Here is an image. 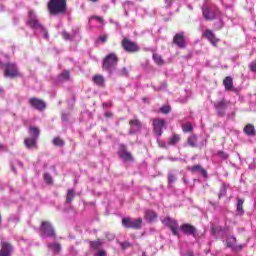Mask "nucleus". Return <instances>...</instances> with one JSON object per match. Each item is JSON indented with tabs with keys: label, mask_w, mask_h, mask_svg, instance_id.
I'll use <instances>...</instances> for the list:
<instances>
[{
	"label": "nucleus",
	"mask_w": 256,
	"mask_h": 256,
	"mask_svg": "<svg viewBox=\"0 0 256 256\" xmlns=\"http://www.w3.org/2000/svg\"><path fill=\"white\" fill-rule=\"evenodd\" d=\"M47 11L49 15L57 17V15L67 14V0H48Z\"/></svg>",
	"instance_id": "f257e3e1"
},
{
	"label": "nucleus",
	"mask_w": 256,
	"mask_h": 256,
	"mask_svg": "<svg viewBox=\"0 0 256 256\" xmlns=\"http://www.w3.org/2000/svg\"><path fill=\"white\" fill-rule=\"evenodd\" d=\"M118 64L119 56L117 55V53L112 52L104 57L102 61V69L103 71H107L108 73H113Z\"/></svg>",
	"instance_id": "f03ea898"
},
{
	"label": "nucleus",
	"mask_w": 256,
	"mask_h": 256,
	"mask_svg": "<svg viewBox=\"0 0 256 256\" xmlns=\"http://www.w3.org/2000/svg\"><path fill=\"white\" fill-rule=\"evenodd\" d=\"M2 67L4 77H7L8 79H17L18 77H21V72L19 71L17 64L13 62H7Z\"/></svg>",
	"instance_id": "7ed1b4c3"
},
{
	"label": "nucleus",
	"mask_w": 256,
	"mask_h": 256,
	"mask_svg": "<svg viewBox=\"0 0 256 256\" xmlns=\"http://www.w3.org/2000/svg\"><path fill=\"white\" fill-rule=\"evenodd\" d=\"M41 237H50L51 239H57V232L55 227L49 221H42L39 227Z\"/></svg>",
	"instance_id": "20e7f679"
},
{
	"label": "nucleus",
	"mask_w": 256,
	"mask_h": 256,
	"mask_svg": "<svg viewBox=\"0 0 256 256\" xmlns=\"http://www.w3.org/2000/svg\"><path fill=\"white\" fill-rule=\"evenodd\" d=\"M121 47L126 53H139V51H141V47H139V44L129 38L122 39Z\"/></svg>",
	"instance_id": "39448f33"
},
{
	"label": "nucleus",
	"mask_w": 256,
	"mask_h": 256,
	"mask_svg": "<svg viewBox=\"0 0 256 256\" xmlns=\"http://www.w3.org/2000/svg\"><path fill=\"white\" fill-rule=\"evenodd\" d=\"M218 14L219 10L217 8H213L207 4H203L202 15L206 21H215V19H217Z\"/></svg>",
	"instance_id": "423d86ee"
},
{
	"label": "nucleus",
	"mask_w": 256,
	"mask_h": 256,
	"mask_svg": "<svg viewBox=\"0 0 256 256\" xmlns=\"http://www.w3.org/2000/svg\"><path fill=\"white\" fill-rule=\"evenodd\" d=\"M122 225L125 227V229H141L143 225V219H133L131 217H125L122 219Z\"/></svg>",
	"instance_id": "0eeeda50"
},
{
	"label": "nucleus",
	"mask_w": 256,
	"mask_h": 256,
	"mask_svg": "<svg viewBox=\"0 0 256 256\" xmlns=\"http://www.w3.org/2000/svg\"><path fill=\"white\" fill-rule=\"evenodd\" d=\"M162 223L172 231V235L179 237V222H177V220L171 217H166L162 220Z\"/></svg>",
	"instance_id": "6e6552de"
},
{
	"label": "nucleus",
	"mask_w": 256,
	"mask_h": 256,
	"mask_svg": "<svg viewBox=\"0 0 256 256\" xmlns=\"http://www.w3.org/2000/svg\"><path fill=\"white\" fill-rule=\"evenodd\" d=\"M29 105L33 107V109H36V111L43 112L45 109H47V103L45 101L37 98V97H32L28 101Z\"/></svg>",
	"instance_id": "1a4fd4ad"
},
{
	"label": "nucleus",
	"mask_w": 256,
	"mask_h": 256,
	"mask_svg": "<svg viewBox=\"0 0 256 256\" xmlns=\"http://www.w3.org/2000/svg\"><path fill=\"white\" fill-rule=\"evenodd\" d=\"M26 24L31 29H40L41 23H39V20L37 19V16L35 15V11H33V10L28 11V20H27Z\"/></svg>",
	"instance_id": "9d476101"
},
{
	"label": "nucleus",
	"mask_w": 256,
	"mask_h": 256,
	"mask_svg": "<svg viewBox=\"0 0 256 256\" xmlns=\"http://www.w3.org/2000/svg\"><path fill=\"white\" fill-rule=\"evenodd\" d=\"M166 125L165 120L163 119H153L152 121V127H153V132L157 137H161L163 135V129Z\"/></svg>",
	"instance_id": "9b49d317"
},
{
	"label": "nucleus",
	"mask_w": 256,
	"mask_h": 256,
	"mask_svg": "<svg viewBox=\"0 0 256 256\" xmlns=\"http://www.w3.org/2000/svg\"><path fill=\"white\" fill-rule=\"evenodd\" d=\"M172 43L179 47V49H185L187 47V40L185 39V33L180 32L174 35Z\"/></svg>",
	"instance_id": "f8f14e48"
},
{
	"label": "nucleus",
	"mask_w": 256,
	"mask_h": 256,
	"mask_svg": "<svg viewBox=\"0 0 256 256\" xmlns=\"http://www.w3.org/2000/svg\"><path fill=\"white\" fill-rule=\"evenodd\" d=\"M230 104L231 102L225 99H222L214 104V107L219 117H223V115H225V109H227V107H229Z\"/></svg>",
	"instance_id": "ddd939ff"
},
{
	"label": "nucleus",
	"mask_w": 256,
	"mask_h": 256,
	"mask_svg": "<svg viewBox=\"0 0 256 256\" xmlns=\"http://www.w3.org/2000/svg\"><path fill=\"white\" fill-rule=\"evenodd\" d=\"M118 155L120 159H122L123 161H130V162L134 161L133 154L127 151V146L123 144L120 145V150L118 151Z\"/></svg>",
	"instance_id": "4468645a"
},
{
	"label": "nucleus",
	"mask_w": 256,
	"mask_h": 256,
	"mask_svg": "<svg viewBox=\"0 0 256 256\" xmlns=\"http://www.w3.org/2000/svg\"><path fill=\"white\" fill-rule=\"evenodd\" d=\"M180 231H182L184 235H191L192 237H195V235H197V228L190 223L182 224L180 226Z\"/></svg>",
	"instance_id": "2eb2a0df"
},
{
	"label": "nucleus",
	"mask_w": 256,
	"mask_h": 256,
	"mask_svg": "<svg viewBox=\"0 0 256 256\" xmlns=\"http://www.w3.org/2000/svg\"><path fill=\"white\" fill-rule=\"evenodd\" d=\"M202 37H205V39L209 40L213 47H217V43H219V38L215 36V33H213V31L206 29L205 32L202 34Z\"/></svg>",
	"instance_id": "dca6fc26"
},
{
	"label": "nucleus",
	"mask_w": 256,
	"mask_h": 256,
	"mask_svg": "<svg viewBox=\"0 0 256 256\" xmlns=\"http://www.w3.org/2000/svg\"><path fill=\"white\" fill-rule=\"evenodd\" d=\"M13 253V246L9 242H1L0 256H11Z\"/></svg>",
	"instance_id": "f3484780"
},
{
	"label": "nucleus",
	"mask_w": 256,
	"mask_h": 256,
	"mask_svg": "<svg viewBox=\"0 0 256 256\" xmlns=\"http://www.w3.org/2000/svg\"><path fill=\"white\" fill-rule=\"evenodd\" d=\"M199 139L197 138V134H191L186 141L187 147H192V149H196V147H199Z\"/></svg>",
	"instance_id": "a211bd4d"
},
{
	"label": "nucleus",
	"mask_w": 256,
	"mask_h": 256,
	"mask_svg": "<svg viewBox=\"0 0 256 256\" xmlns=\"http://www.w3.org/2000/svg\"><path fill=\"white\" fill-rule=\"evenodd\" d=\"M24 145L27 149H37V138L28 137L24 139Z\"/></svg>",
	"instance_id": "6ab92c4d"
},
{
	"label": "nucleus",
	"mask_w": 256,
	"mask_h": 256,
	"mask_svg": "<svg viewBox=\"0 0 256 256\" xmlns=\"http://www.w3.org/2000/svg\"><path fill=\"white\" fill-rule=\"evenodd\" d=\"M92 81L97 87H105V78L101 74L94 75Z\"/></svg>",
	"instance_id": "aec40b11"
},
{
	"label": "nucleus",
	"mask_w": 256,
	"mask_h": 256,
	"mask_svg": "<svg viewBox=\"0 0 256 256\" xmlns=\"http://www.w3.org/2000/svg\"><path fill=\"white\" fill-rule=\"evenodd\" d=\"M190 171L192 173H201V175L204 177V178H207V170H205V168H203V166L201 165H194L192 167H190Z\"/></svg>",
	"instance_id": "412c9836"
},
{
	"label": "nucleus",
	"mask_w": 256,
	"mask_h": 256,
	"mask_svg": "<svg viewBox=\"0 0 256 256\" xmlns=\"http://www.w3.org/2000/svg\"><path fill=\"white\" fill-rule=\"evenodd\" d=\"M243 132L245 133V135L255 137V126H253V124H247L244 127Z\"/></svg>",
	"instance_id": "4be33fe9"
},
{
	"label": "nucleus",
	"mask_w": 256,
	"mask_h": 256,
	"mask_svg": "<svg viewBox=\"0 0 256 256\" xmlns=\"http://www.w3.org/2000/svg\"><path fill=\"white\" fill-rule=\"evenodd\" d=\"M158 215L153 210H146L145 212V219L149 221L150 223H153L157 219Z\"/></svg>",
	"instance_id": "5701e85b"
},
{
	"label": "nucleus",
	"mask_w": 256,
	"mask_h": 256,
	"mask_svg": "<svg viewBox=\"0 0 256 256\" xmlns=\"http://www.w3.org/2000/svg\"><path fill=\"white\" fill-rule=\"evenodd\" d=\"M47 247L53 251L54 255H59V253H61V244L59 243H49Z\"/></svg>",
	"instance_id": "b1692460"
},
{
	"label": "nucleus",
	"mask_w": 256,
	"mask_h": 256,
	"mask_svg": "<svg viewBox=\"0 0 256 256\" xmlns=\"http://www.w3.org/2000/svg\"><path fill=\"white\" fill-rule=\"evenodd\" d=\"M223 85L226 91H231V89H233V78L231 76H227L223 80Z\"/></svg>",
	"instance_id": "393cba45"
},
{
	"label": "nucleus",
	"mask_w": 256,
	"mask_h": 256,
	"mask_svg": "<svg viewBox=\"0 0 256 256\" xmlns=\"http://www.w3.org/2000/svg\"><path fill=\"white\" fill-rule=\"evenodd\" d=\"M179 141H181V135L174 133L168 139V145L175 146Z\"/></svg>",
	"instance_id": "a878e982"
},
{
	"label": "nucleus",
	"mask_w": 256,
	"mask_h": 256,
	"mask_svg": "<svg viewBox=\"0 0 256 256\" xmlns=\"http://www.w3.org/2000/svg\"><path fill=\"white\" fill-rule=\"evenodd\" d=\"M152 59L153 61L156 63V65H158L159 67H163V65H165V60L163 59V57L157 53H154L152 55Z\"/></svg>",
	"instance_id": "bb28decb"
},
{
	"label": "nucleus",
	"mask_w": 256,
	"mask_h": 256,
	"mask_svg": "<svg viewBox=\"0 0 256 256\" xmlns=\"http://www.w3.org/2000/svg\"><path fill=\"white\" fill-rule=\"evenodd\" d=\"M89 245H90L91 249H94L95 251H97V250L101 249L103 242L100 239H98L95 241H90Z\"/></svg>",
	"instance_id": "cd10ccee"
},
{
	"label": "nucleus",
	"mask_w": 256,
	"mask_h": 256,
	"mask_svg": "<svg viewBox=\"0 0 256 256\" xmlns=\"http://www.w3.org/2000/svg\"><path fill=\"white\" fill-rule=\"evenodd\" d=\"M29 131H30V135L32 137H34V139H39V135H41V130H39L38 127H35V126H31L29 128Z\"/></svg>",
	"instance_id": "c85d7f7f"
},
{
	"label": "nucleus",
	"mask_w": 256,
	"mask_h": 256,
	"mask_svg": "<svg viewBox=\"0 0 256 256\" xmlns=\"http://www.w3.org/2000/svg\"><path fill=\"white\" fill-rule=\"evenodd\" d=\"M75 199V190L69 189L66 194V203H72Z\"/></svg>",
	"instance_id": "c756f323"
},
{
	"label": "nucleus",
	"mask_w": 256,
	"mask_h": 256,
	"mask_svg": "<svg viewBox=\"0 0 256 256\" xmlns=\"http://www.w3.org/2000/svg\"><path fill=\"white\" fill-rule=\"evenodd\" d=\"M53 145H55V147H64L65 146V140L61 139V137H55L53 140Z\"/></svg>",
	"instance_id": "7c9ffc66"
},
{
	"label": "nucleus",
	"mask_w": 256,
	"mask_h": 256,
	"mask_svg": "<svg viewBox=\"0 0 256 256\" xmlns=\"http://www.w3.org/2000/svg\"><path fill=\"white\" fill-rule=\"evenodd\" d=\"M182 131L184 133H193V125H191V122H187L182 125Z\"/></svg>",
	"instance_id": "2f4dec72"
},
{
	"label": "nucleus",
	"mask_w": 256,
	"mask_h": 256,
	"mask_svg": "<svg viewBox=\"0 0 256 256\" xmlns=\"http://www.w3.org/2000/svg\"><path fill=\"white\" fill-rule=\"evenodd\" d=\"M129 125L130 127H136V129H141L142 124L141 121L139 119H132L129 121Z\"/></svg>",
	"instance_id": "473e14b6"
},
{
	"label": "nucleus",
	"mask_w": 256,
	"mask_h": 256,
	"mask_svg": "<svg viewBox=\"0 0 256 256\" xmlns=\"http://www.w3.org/2000/svg\"><path fill=\"white\" fill-rule=\"evenodd\" d=\"M235 243H237V238L231 236L226 242V247L233 249V247H235Z\"/></svg>",
	"instance_id": "72a5a7b5"
},
{
	"label": "nucleus",
	"mask_w": 256,
	"mask_h": 256,
	"mask_svg": "<svg viewBox=\"0 0 256 256\" xmlns=\"http://www.w3.org/2000/svg\"><path fill=\"white\" fill-rule=\"evenodd\" d=\"M243 203H245V200L243 199H238L237 201V212L240 214V215H243L244 211H243Z\"/></svg>",
	"instance_id": "f704fd0d"
},
{
	"label": "nucleus",
	"mask_w": 256,
	"mask_h": 256,
	"mask_svg": "<svg viewBox=\"0 0 256 256\" xmlns=\"http://www.w3.org/2000/svg\"><path fill=\"white\" fill-rule=\"evenodd\" d=\"M223 231V227L221 226H212L211 227V233L212 235H219Z\"/></svg>",
	"instance_id": "c9c22d12"
},
{
	"label": "nucleus",
	"mask_w": 256,
	"mask_h": 256,
	"mask_svg": "<svg viewBox=\"0 0 256 256\" xmlns=\"http://www.w3.org/2000/svg\"><path fill=\"white\" fill-rule=\"evenodd\" d=\"M160 111H161V113H163L164 115H167V114L171 113V106H169V105L162 106V107L160 108Z\"/></svg>",
	"instance_id": "e433bc0d"
},
{
	"label": "nucleus",
	"mask_w": 256,
	"mask_h": 256,
	"mask_svg": "<svg viewBox=\"0 0 256 256\" xmlns=\"http://www.w3.org/2000/svg\"><path fill=\"white\" fill-rule=\"evenodd\" d=\"M225 195H227V186L222 185V187L220 188L218 197H219V199H221V197H225Z\"/></svg>",
	"instance_id": "4c0bfd02"
},
{
	"label": "nucleus",
	"mask_w": 256,
	"mask_h": 256,
	"mask_svg": "<svg viewBox=\"0 0 256 256\" xmlns=\"http://www.w3.org/2000/svg\"><path fill=\"white\" fill-rule=\"evenodd\" d=\"M218 157H220V159H224L227 160L229 159V154H227V152L220 150L218 151Z\"/></svg>",
	"instance_id": "58836bf2"
},
{
	"label": "nucleus",
	"mask_w": 256,
	"mask_h": 256,
	"mask_svg": "<svg viewBox=\"0 0 256 256\" xmlns=\"http://www.w3.org/2000/svg\"><path fill=\"white\" fill-rule=\"evenodd\" d=\"M44 181L48 183V185H51V183H53V178L51 177V174H44Z\"/></svg>",
	"instance_id": "ea45409f"
},
{
	"label": "nucleus",
	"mask_w": 256,
	"mask_h": 256,
	"mask_svg": "<svg viewBox=\"0 0 256 256\" xmlns=\"http://www.w3.org/2000/svg\"><path fill=\"white\" fill-rule=\"evenodd\" d=\"M70 73H69V71H67V70H65V71H63L62 73H61V77H62V79H65V81H69V78H70Z\"/></svg>",
	"instance_id": "a19ab883"
},
{
	"label": "nucleus",
	"mask_w": 256,
	"mask_h": 256,
	"mask_svg": "<svg viewBox=\"0 0 256 256\" xmlns=\"http://www.w3.org/2000/svg\"><path fill=\"white\" fill-rule=\"evenodd\" d=\"M249 69H250V71H252V73H256V60H253V61L249 64Z\"/></svg>",
	"instance_id": "79ce46f5"
},
{
	"label": "nucleus",
	"mask_w": 256,
	"mask_h": 256,
	"mask_svg": "<svg viewBox=\"0 0 256 256\" xmlns=\"http://www.w3.org/2000/svg\"><path fill=\"white\" fill-rule=\"evenodd\" d=\"M62 37L65 41L71 40V35L67 31L62 32Z\"/></svg>",
	"instance_id": "37998d69"
},
{
	"label": "nucleus",
	"mask_w": 256,
	"mask_h": 256,
	"mask_svg": "<svg viewBox=\"0 0 256 256\" xmlns=\"http://www.w3.org/2000/svg\"><path fill=\"white\" fill-rule=\"evenodd\" d=\"M175 180H176L175 175L173 174L168 175V183H175Z\"/></svg>",
	"instance_id": "c03bdc74"
},
{
	"label": "nucleus",
	"mask_w": 256,
	"mask_h": 256,
	"mask_svg": "<svg viewBox=\"0 0 256 256\" xmlns=\"http://www.w3.org/2000/svg\"><path fill=\"white\" fill-rule=\"evenodd\" d=\"M121 247H122V249H129V247H131V243L130 242H122Z\"/></svg>",
	"instance_id": "a18cd8bd"
},
{
	"label": "nucleus",
	"mask_w": 256,
	"mask_h": 256,
	"mask_svg": "<svg viewBox=\"0 0 256 256\" xmlns=\"http://www.w3.org/2000/svg\"><path fill=\"white\" fill-rule=\"evenodd\" d=\"M99 39L102 43H107V35H101Z\"/></svg>",
	"instance_id": "49530a36"
},
{
	"label": "nucleus",
	"mask_w": 256,
	"mask_h": 256,
	"mask_svg": "<svg viewBox=\"0 0 256 256\" xmlns=\"http://www.w3.org/2000/svg\"><path fill=\"white\" fill-rule=\"evenodd\" d=\"M91 19H95L96 21H99V23H103V18L100 16H92Z\"/></svg>",
	"instance_id": "de8ad7c7"
},
{
	"label": "nucleus",
	"mask_w": 256,
	"mask_h": 256,
	"mask_svg": "<svg viewBox=\"0 0 256 256\" xmlns=\"http://www.w3.org/2000/svg\"><path fill=\"white\" fill-rule=\"evenodd\" d=\"M104 116L106 117V119H111V117H113V113L112 112H105Z\"/></svg>",
	"instance_id": "09e8293b"
},
{
	"label": "nucleus",
	"mask_w": 256,
	"mask_h": 256,
	"mask_svg": "<svg viewBox=\"0 0 256 256\" xmlns=\"http://www.w3.org/2000/svg\"><path fill=\"white\" fill-rule=\"evenodd\" d=\"M111 103H109V102H104L103 103V107H104V109H107V107H111Z\"/></svg>",
	"instance_id": "8fccbe9b"
},
{
	"label": "nucleus",
	"mask_w": 256,
	"mask_h": 256,
	"mask_svg": "<svg viewBox=\"0 0 256 256\" xmlns=\"http://www.w3.org/2000/svg\"><path fill=\"white\" fill-rule=\"evenodd\" d=\"M98 256H107V253L105 251H103V250H100L98 252Z\"/></svg>",
	"instance_id": "3c124183"
},
{
	"label": "nucleus",
	"mask_w": 256,
	"mask_h": 256,
	"mask_svg": "<svg viewBox=\"0 0 256 256\" xmlns=\"http://www.w3.org/2000/svg\"><path fill=\"white\" fill-rule=\"evenodd\" d=\"M187 256H195V254L193 253V251L189 250V251L187 252Z\"/></svg>",
	"instance_id": "603ef678"
},
{
	"label": "nucleus",
	"mask_w": 256,
	"mask_h": 256,
	"mask_svg": "<svg viewBox=\"0 0 256 256\" xmlns=\"http://www.w3.org/2000/svg\"><path fill=\"white\" fill-rule=\"evenodd\" d=\"M166 4L169 6L173 2V0H165Z\"/></svg>",
	"instance_id": "864d4df0"
},
{
	"label": "nucleus",
	"mask_w": 256,
	"mask_h": 256,
	"mask_svg": "<svg viewBox=\"0 0 256 256\" xmlns=\"http://www.w3.org/2000/svg\"><path fill=\"white\" fill-rule=\"evenodd\" d=\"M4 92H5V91L3 90V88L0 87V95H3Z\"/></svg>",
	"instance_id": "5fc2aeb1"
},
{
	"label": "nucleus",
	"mask_w": 256,
	"mask_h": 256,
	"mask_svg": "<svg viewBox=\"0 0 256 256\" xmlns=\"http://www.w3.org/2000/svg\"><path fill=\"white\" fill-rule=\"evenodd\" d=\"M3 65H5V63L0 62V69L2 70H3Z\"/></svg>",
	"instance_id": "6e6d98bb"
},
{
	"label": "nucleus",
	"mask_w": 256,
	"mask_h": 256,
	"mask_svg": "<svg viewBox=\"0 0 256 256\" xmlns=\"http://www.w3.org/2000/svg\"><path fill=\"white\" fill-rule=\"evenodd\" d=\"M3 149H4V146L3 144L0 143V151H3Z\"/></svg>",
	"instance_id": "4d7b16f0"
},
{
	"label": "nucleus",
	"mask_w": 256,
	"mask_h": 256,
	"mask_svg": "<svg viewBox=\"0 0 256 256\" xmlns=\"http://www.w3.org/2000/svg\"><path fill=\"white\" fill-rule=\"evenodd\" d=\"M91 1L92 3H97L98 0H89Z\"/></svg>",
	"instance_id": "13d9d810"
},
{
	"label": "nucleus",
	"mask_w": 256,
	"mask_h": 256,
	"mask_svg": "<svg viewBox=\"0 0 256 256\" xmlns=\"http://www.w3.org/2000/svg\"><path fill=\"white\" fill-rule=\"evenodd\" d=\"M1 223H3V219L1 218V214H0V225Z\"/></svg>",
	"instance_id": "bf43d9fd"
},
{
	"label": "nucleus",
	"mask_w": 256,
	"mask_h": 256,
	"mask_svg": "<svg viewBox=\"0 0 256 256\" xmlns=\"http://www.w3.org/2000/svg\"><path fill=\"white\" fill-rule=\"evenodd\" d=\"M128 5H133V2H128Z\"/></svg>",
	"instance_id": "052dcab7"
},
{
	"label": "nucleus",
	"mask_w": 256,
	"mask_h": 256,
	"mask_svg": "<svg viewBox=\"0 0 256 256\" xmlns=\"http://www.w3.org/2000/svg\"><path fill=\"white\" fill-rule=\"evenodd\" d=\"M45 37H46V39H47V37H49V35L46 34Z\"/></svg>",
	"instance_id": "680f3d73"
},
{
	"label": "nucleus",
	"mask_w": 256,
	"mask_h": 256,
	"mask_svg": "<svg viewBox=\"0 0 256 256\" xmlns=\"http://www.w3.org/2000/svg\"><path fill=\"white\" fill-rule=\"evenodd\" d=\"M139 1H143V0H139Z\"/></svg>",
	"instance_id": "e2e57ef3"
}]
</instances>
